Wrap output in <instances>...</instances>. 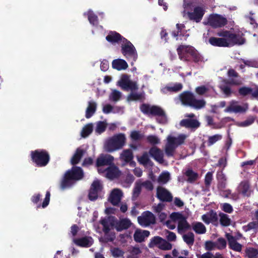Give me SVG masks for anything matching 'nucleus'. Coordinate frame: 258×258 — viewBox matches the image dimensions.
Returning <instances> with one entry per match:
<instances>
[{
    "instance_id": "1",
    "label": "nucleus",
    "mask_w": 258,
    "mask_h": 258,
    "mask_svg": "<svg viewBox=\"0 0 258 258\" xmlns=\"http://www.w3.org/2000/svg\"><path fill=\"white\" fill-rule=\"evenodd\" d=\"M84 177L83 169L78 166H74L64 174L60 182V188L64 190L72 187L77 181Z\"/></svg>"
},
{
    "instance_id": "2",
    "label": "nucleus",
    "mask_w": 258,
    "mask_h": 258,
    "mask_svg": "<svg viewBox=\"0 0 258 258\" xmlns=\"http://www.w3.org/2000/svg\"><path fill=\"white\" fill-rule=\"evenodd\" d=\"M141 111L148 116H156L157 121L160 124H166L167 117L165 111L160 106L143 103L140 106Z\"/></svg>"
},
{
    "instance_id": "3",
    "label": "nucleus",
    "mask_w": 258,
    "mask_h": 258,
    "mask_svg": "<svg viewBox=\"0 0 258 258\" xmlns=\"http://www.w3.org/2000/svg\"><path fill=\"white\" fill-rule=\"evenodd\" d=\"M179 98L182 105L197 110L204 108L206 104L204 99H196L195 94L189 91H183L179 95Z\"/></svg>"
},
{
    "instance_id": "4",
    "label": "nucleus",
    "mask_w": 258,
    "mask_h": 258,
    "mask_svg": "<svg viewBox=\"0 0 258 258\" xmlns=\"http://www.w3.org/2000/svg\"><path fill=\"white\" fill-rule=\"evenodd\" d=\"M125 142L126 138L124 134L114 135L106 141L104 149L106 152L111 153L122 148Z\"/></svg>"
},
{
    "instance_id": "5",
    "label": "nucleus",
    "mask_w": 258,
    "mask_h": 258,
    "mask_svg": "<svg viewBox=\"0 0 258 258\" xmlns=\"http://www.w3.org/2000/svg\"><path fill=\"white\" fill-rule=\"evenodd\" d=\"M31 159L38 167L46 166L50 161V157L48 151L44 149H37L30 153Z\"/></svg>"
},
{
    "instance_id": "6",
    "label": "nucleus",
    "mask_w": 258,
    "mask_h": 258,
    "mask_svg": "<svg viewBox=\"0 0 258 258\" xmlns=\"http://www.w3.org/2000/svg\"><path fill=\"white\" fill-rule=\"evenodd\" d=\"M121 52L133 65L138 58V53L134 45L127 39L123 38Z\"/></svg>"
},
{
    "instance_id": "7",
    "label": "nucleus",
    "mask_w": 258,
    "mask_h": 258,
    "mask_svg": "<svg viewBox=\"0 0 258 258\" xmlns=\"http://www.w3.org/2000/svg\"><path fill=\"white\" fill-rule=\"evenodd\" d=\"M208 24L214 28H221L227 24V20L221 15L213 14L209 16Z\"/></svg>"
},
{
    "instance_id": "8",
    "label": "nucleus",
    "mask_w": 258,
    "mask_h": 258,
    "mask_svg": "<svg viewBox=\"0 0 258 258\" xmlns=\"http://www.w3.org/2000/svg\"><path fill=\"white\" fill-rule=\"evenodd\" d=\"M119 83L122 89L126 91L131 90L133 92L138 89L137 82L130 80L127 75L122 76Z\"/></svg>"
},
{
    "instance_id": "9",
    "label": "nucleus",
    "mask_w": 258,
    "mask_h": 258,
    "mask_svg": "<svg viewBox=\"0 0 258 258\" xmlns=\"http://www.w3.org/2000/svg\"><path fill=\"white\" fill-rule=\"evenodd\" d=\"M205 13V10L203 7L196 6L194 8L193 12H188L187 14L190 20L196 23H199Z\"/></svg>"
},
{
    "instance_id": "10",
    "label": "nucleus",
    "mask_w": 258,
    "mask_h": 258,
    "mask_svg": "<svg viewBox=\"0 0 258 258\" xmlns=\"http://www.w3.org/2000/svg\"><path fill=\"white\" fill-rule=\"evenodd\" d=\"M192 46L180 45L177 48V52L179 58L181 60L184 61H191L190 51H192Z\"/></svg>"
},
{
    "instance_id": "11",
    "label": "nucleus",
    "mask_w": 258,
    "mask_h": 258,
    "mask_svg": "<svg viewBox=\"0 0 258 258\" xmlns=\"http://www.w3.org/2000/svg\"><path fill=\"white\" fill-rule=\"evenodd\" d=\"M156 197L162 202H171L173 200L172 194L167 189L161 186L157 188Z\"/></svg>"
},
{
    "instance_id": "12",
    "label": "nucleus",
    "mask_w": 258,
    "mask_h": 258,
    "mask_svg": "<svg viewBox=\"0 0 258 258\" xmlns=\"http://www.w3.org/2000/svg\"><path fill=\"white\" fill-rule=\"evenodd\" d=\"M102 187L99 181L94 180L91 185L88 194V198L91 201L98 199V192L102 190Z\"/></svg>"
},
{
    "instance_id": "13",
    "label": "nucleus",
    "mask_w": 258,
    "mask_h": 258,
    "mask_svg": "<svg viewBox=\"0 0 258 258\" xmlns=\"http://www.w3.org/2000/svg\"><path fill=\"white\" fill-rule=\"evenodd\" d=\"M200 122L197 118H184L180 120L179 125L186 128L195 131L200 126Z\"/></svg>"
},
{
    "instance_id": "14",
    "label": "nucleus",
    "mask_w": 258,
    "mask_h": 258,
    "mask_svg": "<svg viewBox=\"0 0 258 258\" xmlns=\"http://www.w3.org/2000/svg\"><path fill=\"white\" fill-rule=\"evenodd\" d=\"M248 109V106L246 105L242 106L238 104V102L232 100L230 105L225 109V112L237 113H244Z\"/></svg>"
},
{
    "instance_id": "15",
    "label": "nucleus",
    "mask_w": 258,
    "mask_h": 258,
    "mask_svg": "<svg viewBox=\"0 0 258 258\" xmlns=\"http://www.w3.org/2000/svg\"><path fill=\"white\" fill-rule=\"evenodd\" d=\"M122 195L121 189H113L110 193L108 200L112 205L117 206L120 202Z\"/></svg>"
},
{
    "instance_id": "16",
    "label": "nucleus",
    "mask_w": 258,
    "mask_h": 258,
    "mask_svg": "<svg viewBox=\"0 0 258 258\" xmlns=\"http://www.w3.org/2000/svg\"><path fill=\"white\" fill-rule=\"evenodd\" d=\"M149 154L156 161L160 163H163L164 154L163 151L159 148L156 146L151 147L149 150Z\"/></svg>"
},
{
    "instance_id": "17",
    "label": "nucleus",
    "mask_w": 258,
    "mask_h": 258,
    "mask_svg": "<svg viewBox=\"0 0 258 258\" xmlns=\"http://www.w3.org/2000/svg\"><path fill=\"white\" fill-rule=\"evenodd\" d=\"M227 40L229 43V46L234 45H242L245 41V39L240 34H235L231 32L228 39Z\"/></svg>"
},
{
    "instance_id": "18",
    "label": "nucleus",
    "mask_w": 258,
    "mask_h": 258,
    "mask_svg": "<svg viewBox=\"0 0 258 258\" xmlns=\"http://www.w3.org/2000/svg\"><path fill=\"white\" fill-rule=\"evenodd\" d=\"M226 237L228 240L229 247L230 249L238 252L241 251L242 245L237 242L235 237L230 233H226Z\"/></svg>"
},
{
    "instance_id": "19",
    "label": "nucleus",
    "mask_w": 258,
    "mask_h": 258,
    "mask_svg": "<svg viewBox=\"0 0 258 258\" xmlns=\"http://www.w3.org/2000/svg\"><path fill=\"white\" fill-rule=\"evenodd\" d=\"M113 160V157L110 155L100 156L96 160V166L99 167L104 165H110Z\"/></svg>"
},
{
    "instance_id": "20",
    "label": "nucleus",
    "mask_w": 258,
    "mask_h": 258,
    "mask_svg": "<svg viewBox=\"0 0 258 258\" xmlns=\"http://www.w3.org/2000/svg\"><path fill=\"white\" fill-rule=\"evenodd\" d=\"M217 187L219 190L224 189L227 185V178L223 173V169L218 170L216 174Z\"/></svg>"
},
{
    "instance_id": "21",
    "label": "nucleus",
    "mask_w": 258,
    "mask_h": 258,
    "mask_svg": "<svg viewBox=\"0 0 258 258\" xmlns=\"http://www.w3.org/2000/svg\"><path fill=\"white\" fill-rule=\"evenodd\" d=\"M132 225L130 220L127 218H123L117 220L115 223V228L118 232L122 231L129 228Z\"/></svg>"
},
{
    "instance_id": "22",
    "label": "nucleus",
    "mask_w": 258,
    "mask_h": 258,
    "mask_svg": "<svg viewBox=\"0 0 258 258\" xmlns=\"http://www.w3.org/2000/svg\"><path fill=\"white\" fill-rule=\"evenodd\" d=\"M209 42L211 45L214 46L229 47L228 41L227 39L224 38L211 37L209 39Z\"/></svg>"
},
{
    "instance_id": "23",
    "label": "nucleus",
    "mask_w": 258,
    "mask_h": 258,
    "mask_svg": "<svg viewBox=\"0 0 258 258\" xmlns=\"http://www.w3.org/2000/svg\"><path fill=\"white\" fill-rule=\"evenodd\" d=\"M105 171L106 176L110 179L118 178L121 175V172L118 168L114 165L107 167Z\"/></svg>"
},
{
    "instance_id": "24",
    "label": "nucleus",
    "mask_w": 258,
    "mask_h": 258,
    "mask_svg": "<svg viewBox=\"0 0 258 258\" xmlns=\"http://www.w3.org/2000/svg\"><path fill=\"white\" fill-rule=\"evenodd\" d=\"M150 232L148 230H136L134 234V238L136 242L141 243L145 240L146 237L150 235Z\"/></svg>"
},
{
    "instance_id": "25",
    "label": "nucleus",
    "mask_w": 258,
    "mask_h": 258,
    "mask_svg": "<svg viewBox=\"0 0 258 258\" xmlns=\"http://www.w3.org/2000/svg\"><path fill=\"white\" fill-rule=\"evenodd\" d=\"M112 67L118 71L124 70L127 68L128 64L124 59L117 58L112 61Z\"/></svg>"
},
{
    "instance_id": "26",
    "label": "nucleus",
    "mask_w": 258,
    "mask_h": 258,
    "mask_svg": "<svg viewBox=\"0 0 258 258\" xmlns=\"http://www.w3.org/2000/svg\"><path fill=\"white\" fill-rule=\"evenodd\" d=\"M202 220L206 224L214 223L217 221L218 217L216 213L213 210H211L209 213L202 216Z\"/></svg>"
},
{
    "instance_id": "27",
    "label": "nucleus",
    "mask_w": 258,
    "mask_h": 258,
    "mask_svg": "<svg viewBox=\"0 0 258 258\" xmlns=\"http://www.w3.org/2000/svg\"><path fill=\"white\" fill-rule=\"evenodd\" d=\"M123 36H122L119 33L115 31H111L106 37V39L107 41L111 43H116L119 41L122 42Z\"/></svg>"
},
{
    "instance_id": "28",
    "label": "nucleus",
    "mask_w": 258,
    "mask_h": 258,
    "mask_svg": "<svg viewBox=\"0 0 258 258\" xmlns=\"http://www.w3.org/2000/svg\"><path fill=\"white\" fill-rule=\"evenodd\" d=\"M85 151L80 148L76 149V152L71 160V163L72 165L77 164L80 161L81 158L85 154Z\"/></svg>"
},
{
    "instance_id": "29",
    "label": "nucleus",
    "mask_w": 258,
    "mask_h": 258,
    "mask_svg": "<svg viewBox=\"0 0 258 258\" xmlns=\"http://www.w3.org/2000/svg\"><path fill=\"white\" fill-rule=\"evenodd\" d=\"M176 148V146H175V145L173 144V140H169L168 138H167V143L166 144L165 148L166 155L168 157L173 156L175 150Z\"/></svg>"
},
{
    "instance_id": "30",
    "label": "nucleus",
    "mask_w": 258,
    "mask_h": 258,
    "mask_svg": "<svg viewBox=\"0 0 258 258\" xmlns=\"http://www.w3.org/2000/svg\"><path fill=\"white\" fill-rule=\"evenodd\" d=\"M97 104L95 102L90 101L88 102V105L86 110L85 117L90 118L96 111Z\"/></svg>"
},
{
    "instance_id": "31",
    "label": "nucleus",
    "mask_w": 258,
    "mask_h": 258,
    "mask_svg": "<svg viewBox=\"0 0 258 258\" xmlns=\"http://www.w3.org/2000/svg\"><path fill=\"white\" fill-rule=\"evenodd\" d=\"M185 175L187 177L186 181L189 183L195 182L199 178L198 173L191 169H188L185 172Z\"/></svg>"
},
{
    "instance_id": "32",
    "label": "nucleus",
    "mask_w": 258,
    "mask_h": 258,
    "mask_svg": "<svg viewBox=\"0 0 258 258\" xmlns=\"http://www.w3.org/2000/svg\"><path fill=\"white\" fill-rule=\"evenodd\" d=\"M138 161L140 164L144 166H152L153 165V162L150 160L148 153L146 152L143 153V155L138 159Z\"/></svg>"
},
{
    "instance_id": "33",
    "label": "nucleus",
    "mask_w": 258,
    "mask_h": 258,
    "mask_svg": "<svg viewBox=\"0 0 258 258\" xmlns=\"http://www.w3.org/2000/svg\"><path fill=\"white\" fill-rule=\"evenodd\" d=\"M74 241L76 245L81 247H89L91 245V243L88 237L75 239Z\"/></svg>"
},
{
    "instance_id": "34",
    "label": "nucleus",
    "mask_w": 258,
    "mask_h": 258,
    "mask_svg": "<svg viewBox=\"0 0 258 258\" xmlns=\"http://www.w3.org/2000/svg\"><path fill=\"white\" fill-rule=\"evenodd\" d=\"M120 158L125 162H129L134 158L133 153L131 149L124 150L120 155Z\"/></svg>"
},
{
    "instance_id": "35",
    "label": "nucleus",
    "mask_w": 258,
    "mask_h": 258,
    "mask_svg": "<svg viewBox=\"0 0 258 258\" xmlns=\"http://www.w3.org/2000/svg\"><path fill=\"white\" fill-rule=\"evenodd\" d=\"M192 229L199 234H204L206 232L205 226L201 222H197L192 225Z\"/></svg>"
},
{
    "instance_id": "36",
    "label": "nucleus",
    "mask_w": 258,
    "mask_h": 258,
    "mask_svg": "<svg viewBox=\"0 0 258 258\" xmlns=\"http://www.w3.org/2000/svg\"><path fill=\"white\" fill-rule=\"evenodd\" d=\"M191 61L195 63H199L203 61V57L201 54L193 47L190 51Z\"/></svg>"
},
{
    "instance_id": "37",
    "label": "nucleus",
    "mask_w": 258,
    "mask_h": 258,
    "mask_svg": "<svg viewBox=\"0 0 258 258\" xmlns=\"http://www.w3.org/2000/svg\"><path fill=\"white\" fill-rule=\"evenodd\" d=\"M219 216L220 217V223L222 226L227 227L231 224V220L228 215L220 213Z\"/></svg>"
},
{
    "instance_id": "38",
    "label": "nucleus",
    "mask_w": 258,
    "mask_h": 258,
    "mask_svg": "<svg viewBox=\"0 0 258 258\" xmlns=\"http://www.w3.org/2000/svg\"><path fill=\"white\" fill-rule=\"evenodd\" d=\"M177 228L179 232L180 231H183L190 229V225L187 222L185 217H184L181 220L178 221Z\"/></svg>"
},
{
    "instance_id": "39",
    "label": "nucleus",
    "mask_w": 258,
    "mask_h": 258,
    "mask_svg": "<svg viewBox=\"0 0 258 258\" xmlns=\"http://www.w3.org/2000/svg\"><path fill=\"white\" fill-rule=\"evenodd\" d=\"M183 241L188 245L192 246L195 242V235L191 232H189L187 234L182 236Z\"/></svg>"
},
{
    "instance_id": "40",
    "label": "nucleus",
    "mask_w": 258,
    "mask_h": 258,
    "mask_svg": "<svg viewBox=\"0 0 258 258\" xmlns=\"http://www.w3.org/2000/svg\"><path fill=\"white\" fill-rule=\"evenodd\" d=\"M213 179V176L212 172H208L206 174L204 179L205 190L209 191Z\"/></svg>"
},
{
    "instance_id": "41",
    "label": "nucleus",
    "mask_w": 258,
    "mask_h": 258,
    "mask_svg": "<svg viewBox=\"0 0 258 258\" xmlns=\"http://www.w3.org/2000/svg\"><path fill=\"white\" fill-rule=\"evenodd\" d=\"M145 99L144 94L143 93H131L127 97L128 101H137Z\"/></svg>"
},
{
    "instance_id": "42",
    "label": "nucleus",
    "mask_w": 258,
    "mask_h": 258,
    "mask_svg": "<svg viewBox=\"0 0 258 258\" xmlns=\"http://www.w3.org/2000/svg\"><path fill=\"white\" fill-rule=\"evenodd\" d=\"M168 138L169 140L172 139L173 144L177 147L178 146L182 145L184 142L186 136L184 135H180L177 138L169 136Z\"/></svg>"
},
{
    "instance_id": "43",
    "label": "nucleus",
    "mask_w": 258,
    "mask_h": 258,
    "mask_svg": "<svg viewBox=\"0 0 258 258\" xmlns=\"http://www.w3.org/2000/svg\"><path fill=\"white\" fill-rule=\"evenodd\" d=\"M93 132V124L88 123L86 124L82 129L81 136L83 138H86Z\"/></svg>"
},
{
    "instance_id": "44",
    "label": "nucleus",
    "mask_w": 258,
    "mask_h": 258,
    "mask_svg": "<svg viewBox=\"0 0 258 258\" xmlns=\"http://www.w3.org/2000/svg\"><path fill=\"white\" fill-rule=\"evenodd\" d=\"M255 117L253 116H249L247 118L243 121L237 123V125L240 127H246L252 124L255 121Z\"/></svg>"
},
{
    "instance_id": "45",
    "label": "nucleus",
    "mask_w": 258,
    "mask_h": 258,
    "mask_svg": "<svg viewBox=\"0 0 258 258\" xmlns=\"http://www.w3.org/2000/svg\"><path fill=\"white\" fill-rule=\"evenodd\" d=\"M162 241H163V238L162 237L158 236H154L151 239L150 242L148 244V246L152 248L155 246H157L159 248V245H160Z\"/></svg>"
},
{
    "instance_id": "46",
    "label": "nucleus",
    "mask_w": 258,
    "mask_h": 258,
    "mask_svg": "<svg viewBox=\"0 0 258 258\" xmlns=\"http://www.w3.org/2000/svg\"><path fill=\"white\" fill-rule=\"evenodd\" d=\"M121 97V93L120 91L114 89L112 91V92L109 95V98L111 101L117 102L120 99Z\"/></svg>"
},
{
    "instance_id": "47",
    "label": "nucleus",
    "mask_w": 258,
    "mask_h": 258,
    "mask_svg": "<svg viewBox=\"0 0 258 258\" xmlns=\"http://www.w3.org/2000/svg\"><path fill=\"white\" fill-rule=\"evenodd\" d=\"M88 19L91 24L93 26L97 25L98 24V18L92 11H89L88 13Z\"/></svg>"
},
{
    "instance_id": "48",
    "label": "nucleus",
    "mask_w": 258,
    "mask_h": 258,
    "mask_svg": "<svg viewBox=\"0 0 258 258\" xmlns=\"http://www.w3.org/2000/svg\"><path fill=\"white\" fill-rule=\"evenodd\" d=\"M222 136L219 134H216L212 136H209L208 137V140L207 141L208 146H211L212 145L216 143L217 142L220 140L222 139Z\"/></svg>"
},
{
    "instance_id": "49",
    "label": "nucleus",
    "mask_w": 258,
    "mask_h": 258,
    "mask_svg": "<svg viewBox=\"0 0 258 258\" xmlns=\"http://www.w3.org/2000/svg\"><path fill=\"white\" fill-rule=\"evenodd\" d=\"M143 215L145 216V218H144L145 220H146L147 222H148V224H153L155 223V218L154 214L149 211H147L143 213Z\"/></svg>"
},
{
    "instance_id": "50",
    "label": "nucleus",
    "mask_w": 258,
    "mask_h": 258,
    "mask_svg": "<svg viewBox=\"0 0 258 258\" xmlns=\"http://www.w3.org/2000/svg\"><path fill=\"white\" fill-rule=\"evenodd\" d=\"M183 86L181 83H176L173 86H166L164 89L169 92H177L180 91L182 89Z\"/></svg>"
},
{
    "instance_id": "51",
    "label": "nucleus",
    "mask_w": 258,
    "mask_h": 258,
    "mask_svg": "<svg viewBox=\"0 0 258 258\" xmlns=\"http://www.w3.org/2000/svg\"><path fill=\"white\" fill-rule=\"evenodd\" d=\"M141 188L142 187L140 183H136L133 191L132 199L133 200H136L139 196L141 192Z\"/></svg>"
},
{
    "instance_id": "52",
    "label": "nucleus",
    "mask_w": 258,
    "mask_h": 258,
    "mask_svg": "<svg viewBox=\"0 0 258 258\" xmlns=\"http://www.w3.org/2000/svg\"><path fill=\"white\" fill-rule=\"evenodd\" d=\"M170 179V174L169 172H166L162 173L159 176L158 181L159 183H166Z\"/></svg>"
},
{
    "instance_id": "53",
    "label": "nucleus",
    "mask_w": 258,
    "mask_h": 258,
    "mask_svg": "<svg viewBox=\"0 0 258 258\" xmlns=\"http://www.w3.org/2000/svg\"><path fill=\"white\" fill-rule=\"evenodd\" d=\"M226 241L222 237L219 238L215 242L216 247L219 249H223L226 247Z\"/></svg>"
},
{
    "instance_id": "54",
    "label": "nucleus",
    "mask_w": 258,
    "mask_h": 258,
    "mask_svg": "<svg viewBox=\"0 0 258 258\" xmlns=\"http://www.w3.org/2000/svg\"><path fill=\"white\" fill-rule=\"evenodd\" d=\"M249 185L247 182L242 183L240 186V192L244 196H249Z\"/></svg>"
},
{
    "instance_id": "55",
    "label": "nucleus",
    "mask_w": 258,
    "mask_h": 258,
    "mask_svg": "<svg viewBox=\"0 0 258 258\" xmlns=\"http://www.w3.org/2000/svg\"><path fill=\"white\" fill-rule=\"evenodd\" d=\"M258 228V223L256 222H250L247 225L244 226L243 229L245 232L250 231L252 229Z\"/></svg>"
},
{
    "instance_id": "56",
    "label": "nucleus",
    "mask_w": 258,
    "mask_h": 258,
    "mask_svg": "<svg viewBox=\"0 0 258 258\" xmlns=\"http://www.w3.org/2000/svg\"><path fill=\"white\" fill-rule=\"evenodd\" d=\"M246 253L249 258H255L258 255V250L254 248H249L246 249Z\"/></svg>"
},
{
    "instance_id": "57",
    "label": "nucleus",
    "mask_w": 258,
    "mask_h": 258,
    "mask_svg": "<svg viewBox=\"0 0 258 258\" xmlns=\"http://www.w3.org/2000/svg\"><path fill=\"white\" fill-rule=\"evenodd\" d=\"M130 137L133 141H137L141 140L143 138V135L141 134L139 131H134L131 132Z\"/></svg>"
},
{
    "instance_id": "58",
    "label": "nucleus",
    "mask_w": 258,
    "mask_h": 258,
    "mask_svg": "<svg viewBox=\"0 0 258 258\" xmlns=\"http://www.w3.org/2000/svg\"><path fill=\"white\" fill-rule=\"evenodd\" d=\"M106 128V124L102 121H99L96 127V132L98 133L101 134L104 132Z\"/></svg>"
},
{
    "instance_id": "59",
    "label": "nucleus",
    "mask_w": 258,
    "mask_h": 258,
    "mask_svg": "<svg viewBox=\"0 0 258 258\" xmlns=\"http://www.w3.org/2000/svg\"><path fill=\"white\" fill-rule=\"evenodd\" d=\"M252 92V88L250 87H242L239 89L238 93L242 96H245L248 94H250Z\"/></svg>"
},
{
    "instance_id": "60",
    "label": "nucleus",
    "mask_w": 258,
    "mask_h": 258,
    "mask_svg": "<svg viewBox=\"0 0 258 258\" xmlns=\"http://www.w3.org/2000/svg\"><path fill=\"white\" fill-rule=\"evenodd\" d=\"M159 248L162 250H170L172 248V244L163 239V241H161L160 245H159Z\"/></svg>"
},
{
    "instance_id": "61",
    "label": "nucleus",
    "mask_w": 258,
    "mask_h": 258,
    "mask_svg": "<svg viewBox=\"0 0 258 258\" xmlns=\"http://www.w3.org/2000/svg\"><path fill=\"white\" fill-rule=\"evenodd\" d=\"M147 141L152 145H156L160 143V140L155 135H149L147 137Z\"/></svg>"
},
{
    "instance_id": "62",
    "label": "nucleus",
    "mask_w": 258,
    "mask_h": 258,
    "mask_svg": "<svg viewBox=\"0 0 258 258\" xmlns=\"http://www.w3.org/2000/svg\"><path fill=\"white\" fill-rule=\"evenodd\" d=\"M141 187H145L147 190L151 191L153 189L154 186L152 182L150 180H146L142 183H140Z\"/></svg>"
},
{
    "instance_id": "63",
    "label": "nucleus",
    "mask_w": 258,
    "mask_h": 258,
    "mask_svg": "<svg viewBox=\"0 0 258 258\" xmlns=\"http://www.w3.org/2000/svg\"><path fill=\"white\" fill-rule=\"evenodd\" d=\"M221 209L224 212L228 213H231L233 211L232 206L230 204L227 203L221 205Z\"/></svg>"
},
{
    "instance_id": "64",
    "label": "nucleus",
    "mask_w": 258,
    "mask_h": 258,
    "mask_svg": "<svg viewBox=\"0 0 258 258\" xmlns=\"http://www.w3.org/2000/svg\"><path fill=\"white\" fill-rule=\"evenodd\" d=\"M197 94L200 95H203L208 92V89L205 86L203 85L197 87L195 89Z\"/></svg>"
}]
</instances>
